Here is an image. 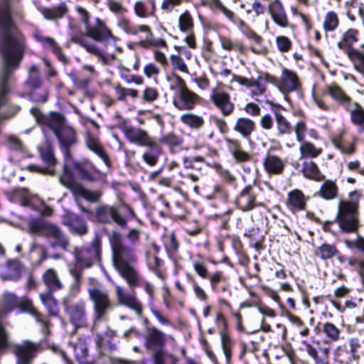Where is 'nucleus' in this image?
<instances>
[{
  "mask_svg": "<svg viewBox=\"0 0 364 364\" xmlns=\"http://www.w3.org/2000/svg\"><path fill=\"white\" fill-rule=\"evenodd\" d=\"M11 16L19 19L23 17L19 0H4L3 4L0 5V53L3 57L0 71V107L4 103L8 92L7 80L18 68L23 55L25 38ZM9 117L0 114V122Z\"/></svg>",
  "mask_w": 364,
  "mask_h": 364,
  "instance_id": "1",
  "label": "nucleus"
},
{
  "mask_svg": "<svg viewBox=\"0 0 364 364\" xmlns=\"http://www.w3.org/2000/svg\"><path fill=\"white\" fill-rule=\"evenodd\" d=\"M112 252V262L114 268L119 275L126 280L129 287L134 289L139 287L141 278L139 272L134 266L137 261L134 250L124 244L125 237L116 230L107 232ZM116 294L119 302L132 309L138 316L142 313V306L135 296V291L132 294H124L119 286H116Z\"/></svg>",
  "mask_w": 364,
  "mask_h": 364,
  "instance_id": "2",
  "label": "nucleus"
},
{
  "mask_svg": "<svg viewBox=\"0 0 364 364\" xmlns=\"http://www.w3.org/2000/svg\"><path fill=\"white\" fill-rule=\"evenodd\" d=\"M112 252V262L114 268L119 275L126 280L129 287L134 289L139 287L141 278L139 272L134 266L137 261L134 250L124 244L125 237L116 230L107 232ZM116 294L119 302L132 309L138 316L142 313V306L135 296V291L132 294H124L119 286H116Z\"/></svg>",
  "mask_w": 364,
  "mask_h": 364,
  "instance_id": "3",
  "label": "nucleus"
},
{
  "mask_svg": "<svg viewBox=\"0 0 364 364\" xmlns=\"http://www.w3.org/2000/svg\"><path fill=\"white\" fill-rule=\"evenodd\" d=\"M328 96L337 105L349 112L351 122L355 125L364 124V108L337 83L326 85L323 93L312 91V98L316 107L322 111L328 112L333 105L328 102L326 96Z\"/></svg>",
  "mask_w": 364,
  "mask_h": 364,
  "instance_id": "4",
  "label": "nucleus"
},
{
  "mask_svg": "<svg viewBox=\"0 0 364 364\" xmlns=\"http://www.w3.org/2000/svg\"><path fill=\"white\" fill-rule=\"evenodd\" d=\"M31 113L36 122L42 125L45 135H46V129L53 132L60 143L65 161L69 160L70 158L69 149L76 143L77 139L75 130L65 124L64 117L58 112H51L46 116L37 107L32 108Z\"/></svg>",
  "mask_w": 364,
  "mask_h": 364,
  "instance_id": "5",
  "label": "nucleus"
},
{
  "mask_svg": "<svg viewBox=\"0 0 364 364\" xmlns=\"http://www.w3.org/2000/svg\"><path fill=\"white\" fill-rule=\"evenodd\" d=\"M18 309L19 312H29L38 322L44 323L43 316L32 306L31 301L22 299L14 294L6 292L3 295L2 302L0 304V350H4L9 346L7 333L4 328L1 318L7 314Z\"/></svg>",
  "mask_w": 364,
  "mask_h": 364,
  "instance_id": "6",
  "label": "nucleus"
},
{
  "mask_svg": "<svg viewBox=\"0 0 364 364\" xmlns=\"http://www.w3.org/2000/svg\"><path fill=\"white\" fill-rule=\"evenodd\" d=\"M117 26L129 35L136 36L139 33H144L145 38H141L138 42V45L144 49L167 47L165 40L161 38H155L151 28L146 25L139 24L134 26L129 19L122 17L117 21Z\"/></svg>",
  "mask_w": 364,
  "mask_h": 364,
  "instance_id": "7",
  "label": "nucleus"
},
{
  "mask_svg": "<svg viewBox=\"0 0 364 364\" xmlns=\"http://www.w3.org/2000/svg\"><path fill=\"white\" fill-rule=\"evenodd\" d=\"M350 200H341L338 206L337 220L340 228H358L359 220L358 203L359 192L354 191L349 193Z\"/></svg>",
  "mask_w": 364,
  "mask_h": 364,
  "instance_id": "8",
  "label": "nucleus"
},
{
  "mask_svg": "<svg viewBox=\"0 0 364 364\" xmlns=\"http://www.w3.org/2000/svg\"><path fill=\"white\" fill-rule=\"evenodd\" d=\"M134 216L133 210L125 203L118 206L101 205L96 210V217L100 222L107 224L114 222L119 226H125L129 218Z\"/></svg>",
  "mask_w": 364,
  "mask_h": 364,
  "instance_id": "9",
  "label": "nucleus"
},
{
  "mask_svg": "<svg viewBox=\"0 0 364 364\" xmlns=\"http://www.w3.org/2000/svg\"><path fill=\"white\" fill-rule=\"evenodd\" d=\"M73 254L75 256V264L84 268L92 266L94 262L99 261L101 255V237L98 232H95L91 245L87 247L79 249L74 247Z\"/></svg>",
  "mask_w": 364,
  "mask_h": 364,
  "instance_id": "10",
  "label": "nucleus"
},
{
  "mask_svg": "<svg viewBox=\"0 0 364 364\" xmlns=\"http://www.w3.org/2000/svg\"><path fill=\"white\" fill-rule=\"evenodd\" d=\"M21 196V205L30 208L37 212L36 218H31L30 228H50V226L43 225L41 219L43 216H49L52 215V208L48 206H46L41 199L36 196L31 195L26 190H23Z\"/></svg>",
  "mask_w": 364,
  "mask_h": 364,
  "instance_id": "11",
  "label": "nucleus"
},
{
  "mask_svg": "<svg viewBox=\"0 0 364 364\" xmlns=\"http://www.w3.org/2000/svg\"><path fill=\"white\" fill-rule=\"evenodd\" d=\"M63 306L69 321L75 330L87 326L86 302L84 300L71 303L70 296H68L63 299Z\"/></svg>",
  "mask_w": 364,
  "mask_h": 364,
  "instance_id": "12",
  "label": "nucleus"
},
{
  "mask_svg": "<svg viewBox=\"0 0 364 364\" xmlns=\"http://www.w3.org/2000/svg\"><path fill=\"white\" fill-rule=\"evenodd\" d=\"M87 291L90 299L93 303L95 321L102 319L109 311L114 309V304L106 290L93 287L89 288Z\"/></svg>",
  "mask_w": 364,
  "mask_h": 364,
  "instance_id": "13",
  "label": "nucleus"
},
{
  "mask_svg": "<svg viewBox=\"0 0 364 364\" xmlns=\"http://www.w3.org/2000/svg\"><path fill=\"white\" fill-rule=\"evenodd\" d=\"M166 343V335L162 331L155 327L148 328L144 346L148 350L154 352V362H156L158 355L160 361H164L163 348Z\"/></svg>",
  "mask_w": 364,
  "mask_h": 364,
  "instance_id": "14",
  "label": "nucleus"
},
{
  "mask_svg": "<svg viewBox=\"0 0 364 364\" xmlns=\"http://www.w3.org/2000/svg\"><path fill=\"white\" fill-rule=\"evenodd\" d=\"M40 156L43 161L48 166L52 167L56 164L57 160L54 155V151L50 142L46 140L43 144L38 146ZM28 168L31 171H36L43 174L53 175L55 171L53 168H44L37 165H30Z\"/></svg>",
  "mask_w": 364,
  "mask_h": 364,
  "instance_id": "15",
  "label": "nucleus"
},
{
  "mask_svg": "<svg viewBox=\"0 0 364 364\" xmlns=\"http://www.w3.org/2000/svg\"><path fill=\"white\" fill-rule=\"evenodd\" d=\"M86 36L99 42L112 41L114 42L116 38L112 35L111 31L105 26V23L100 18H96L85 26Z\"/></svg>",
  "mask_w": 364,
  "mask_h": 364,
  "instance_id": "16",
  "label": "nucleus"
},
{
  "mask_svg": "<svg viewBox=\"0 0 364 364\" xmlns=\"http://www.w3.org/2000/svg\"><path fill=\"white\" fill-rule=\"evenodd\" d=\"M178 27L181 33H186L184 42L190 48L195 49L197 47L196 36L194 33V19L190 11H184L178 19Z\"/></svg>",
  "mask_w": 364,
  "mask_h": 364,
  "instance_id": "17",
  "label": "nucleus"
},
{
  "mask_svg": "<svg viewBox=\"0 0 364 364\" xmlns=\"http://www.w3.org/2000/svg\"><path fill=\"white\" fill-rule=\"evenodd\" d=\"M31 235L45 237L52 247H61L67 250L69 246L68 238L63 235L60 229H28Z\"/></svg>",
  "mask_w": 364,
  "mask_h": 364,
  "instance_id": "18",
  "label": "nucleus"
},
{
  "mask_svg": "<svg viewBox=\"0 0 364 364\" xmlns=\"http://www.w3.org/2000/svg\"><path fill=\"white\" fill-rule=\"evenodd\" d=\"M200 97L188 87L180 92H175L173 97V105L181 111H189L194 109L199 103Z\"/></svg>",
  "mask_w": 364,
  "mask_h": 364,
  "instance_id": "19",
  "label": "nucleus"
},
{
  "mask_svg": "<svg viewBox=\"0 0 364 364\" xmlns=\"http://www.w3.org/2000/svg\"><path fill=\"white\" fill-rule=\"evenodd\" d=\"M39 347L38 343L30 341H23L21 344H15L14 353L17 357V364H31Z\"/></svg>",
  "mask_w": 364,
  "mask_h": 364,
  "instance_id": "20",
  "label": "nucleus"
},
{
  "mask_svg": "<svg viewBox=\"0 0 364 364\" xmlns=\"http://www.w3.org/2000/svg\"><path fill=\"white\" fill-rule=\"evenodd\" d=\"M301 83L297 74L289 69L284 68L278 82V88L283 93L299 91Z\"/></svg>",
  "mask_w": 364,
  "mask_h": 364,
  "instance_id": "21",
  "label": "nucleus"
},
{
  "mask_svg": "<svg viewBox=\"0 0 364 364\" xmlns=\"http://www.w3.org/2000/svg\"><path fill=\"white\" fill-rule=\"evenodd\" d=\"M257 197V188L253 186L248 185L240 192L235 203L242 211H249L258 205Z\"/></svg>",
  "mask_w": 364,
  "mask_h": 364,
  "instance_id": "22",
  "label": "nucleus"
},
{
  "mask_svg": "<svg viewBox=\"0 0 364 364\" xmlns=\"http://www.w3.org/2000/svg\"><path fill=\"white\" fill-rule=\"evenodd\" d=\"M210 100L221 112L223 116L230 115L235 109V105L231 102L230 96L226 92L218 89H213Z\"/></svg>",
  "mask_w": 364,
  "mask_h": 364,
  "instance_id": "23",
  "label": "nucleus"
},
{
  "mask_svg": "<svg viewBox=\"0 0 364 364\" xmlns=\"http://www.w3.org/2000/svg\"><path fill=\"white\" fill-rule=\"evenodd\" d=\"M346 134V131L344 129H342L331 137V141L332 144L342 154L350 156L356 152L358 138L353 136L350 141H346L345 139Z\"/></svg>",
  "mask_w": 364,
  "mask_h": 364,
  "instance_id": "24",
  "label": "nucleus"
},
{
  "mask_svg": "<svg viewBox=\"0 0 364 364\" xmlns=\"http://www.w3.org/2000/svg\"><path fill=\"white\" fill-rule=\"evenodd\" d=\"M124 134L129 142L136 145L140 146L153 145V144H151V142L154 141L153 139L149 136L146 131L142 129L134 127H128L124 129Z\"/></svg>",
  "mask_w": 364,
  "mask_h": 364,
  "instance_id": "25",
  "label": "nucleus"
},
{
  "mask_svg": "<svg viewBox=\"0 0 364 364\" xmlns=\"http://www.w3.org/2000/svg\"><path fill=\"white\" fill-rule=\"evenodd\" d=\"M0 277L3 281H17L21 277L20 264L13 259H8L5 264H0Z\"/></svg>",
  "mask_w": 364,
  "mask_h": 364,
  "instance_id": "26",
  "label": "nucleus"
},
{
  "mask_svg": "<svg viewBox=\"0 0 364 364\" xmlns=\"http://www.w3.org/2000/svg\"><path fill=\"white\" fill-rule=\"evenodd\" d=\"M265 171L269 175H279L284 169V161L279 156L267 154L262 162Z\"/></svg>",
  "mask_w": 364,
  "mask_h": 364,
  "instance_id": "27",
  "label": "nucleus"
},
{
  "mask_svg": "<svg viewBox=\"0 0 364 364\" xmlns=\"http://www.w3.org/2000/svg\"><path fill=\"white\" fill-rule=\"evenodd\" d=\"M307 197L299 189L288 193L287 205L291 211L302 210L305 208Z\"/></svg>",
  "mask_w": 364,
  "mask_h": 364,
  "instance_id": "28",
  "label": "nucleus"
},
{
  "mask_svg": "<svg viewBox=\"0 0 364 364\" xmlns=\"http://www.w3.org/2000/svg\"><path fill=\"white\" fill-rule=\"evenodd\" d=\"M35 38L37 41L41 43L45 48L50 49L57 56L59 60L63 63L68 61L66 56L62 52L61 48L53 38L43 36L41 33H36Z\"/></svg>",
  "mask_w": 364,
  "mask_h": 364,
  "instance_id": "29",
  "label": "nucleus"
},
{
  "mask_svg": "<svg viewBox=\"0 0 364 364\" xmlns=\"http://www.w3.org/2000/svg\"><path fill=\"white\" fill-rule=\"evenodd\" d=\"M269 11L275 23L281 27L288 26V18L279 0H274L269 4Z\"/></svg>",
  "mask_w": 364,
  "mask_h": 364,
  "instance_id": "30",
  "label": "nucleus"
},
{
  "mask_svg": "<svg viewBox=\"0 0 364 364\" xmlns=\"http://www.w3.org/2000/svg\"><path fill=\"white\" fill-rule=\"evenodd\" d=\"M255 128V122L245 117H238L233 126V130L244 138H248L254 132Z\"/></svg>",
  "mask_w": 364,
  "mask_h": 364,
  "instance_id": "31",
  "label": "nucleus"
},
{
  "mask_svg": "<svg viewBox=\"0 0 364 364\" xmlns=\"http://www.w3.org/2000/svg\"><path fill=\"white\" fill-rule=\"evenodd\" d=\"M358 30L350 28L347 29L342 35L337 46L343 52L353 48V44L358 41Z\"/></svg>",
  "mask_w": 364,
  "mask_h": 364,
  "instance_id": "32",
  "label": "nucleus"
},
{
  "mask_svg": "<svg viewBox=\"0 0 364 364\" xmlns=\"http://www.w3.org/2000/svg\"><path fill=\"white\" fill-rule=\"evenodd\" d=\"M272 79V77L271 75L263 74L258 76L256 80H253L251 87L255 89L251 91V96L255 101H261L259 97L264 94L267 90L266 83L270 82Z\"/></svg>",
  "mask_w": 364,
  "mask_h": 364,
  "instance_id": "33",
  "label": "nucleus"
},
{
  "mask_svg": "<svg viewBox=\"0 0 364 364\" xmlns=\"http://www.w3.org/2000/svg\"><path fill=\"white\" fill-rule=\"evenodd\" d=\"M40 12L48 20H57L63 18L68 12V7L65 2L51 8H41Z\"/></svg>",
  "mask_w": 364,
  "mask_h": 364,
  "instance_id": "34",
  "label": "nucleus"
},
{
  "mask_svg": "<svg viewBox=\"0 0 364 364\" xmlns=\"http://www.w3.org/2000/svg\"><path fill=\"white\" fill-rule=\"evenodd\" d=\"M151 144L153 145L146 146L149 149L143 153L141 158L147 165L154 166L159 161V156L161 154V149L156 141H154Z\"/></svg>",
  "mask_w": 364,
  "mask_h": 364,
  "instance_id": "35",
  "label": "nucleus"
},
{
  "mask_svg": "<svg viewBox=\"0 0 364 364\" xmlns=\"http://www.w3.org/2000/svg\"><path fill=\"white\" fill-rule=\"evenodd\" d=\"M85 143L87 146L90 150L99 156L106 164H108V156L105 152L97 136L91 134L89 132H87L85 136Z\"/></svg>",
  "mask_w": 364,
  "mask_h": 364,
  "instance_id": "36",
  "label": "nucleus"
},
{
  "mask_svg": "<svg viewBox=\"0 0 364 364\" xmlns=\"http://www.w3.org/2000/svg\"><path fill=\"white\" fill-rule=\"evenodd\" d=\"M338 188L336 183L331 180L326 181L321 186L317 195L325 200H332L338 196Z\"/></svg>",
  "mask_w": 364,
  "mask_h": 364,
  "instance_id": "37",
  "label": "nucleus"
},
{
  "mask_svg": "<svg viewBox=\"0 0 364 364\" xmlns=\"http://www.w3.org/2000/svg\"><path fill=\"white\" fill-rule=\"evenodd\" d=\"M301 171L304 177L309 179L319 181L324 178V176L319 171L316 163L312 161H305L302 164Z\"/></svg>",
  "mask_w": 364,
  "mask_h": 364,
  "instance_id": "38",
  "label": "nucleus"
},
{
  "mask_svg": "<svg viewBox=\"0 0 364 364\" xmlns=\"http://www.w3.org/2000/svg\"><path fill=\"white\" fill-rule=\"evenodd\" d=\"M43 282L47 287L48 291L51 292L63 288L55 271L53 269H48L43 275Z\"/></svg>",
  "mask_w": 364,
  "mask_h": 364,
  "instance_id": "39",
  "label": "nucleus"
},
{
  "mask_svg": "<svg viewBox=\"0 0 364 364\" xmlns=\"http://www.w3.org/2000/svg\"><path fill=\"white\" fill-rule=\"evenodd\" d=\"M84 269V267L78 266L77 264H75L73 267H70L69 268L70 274L73 279V282L70 286L72 296H74L80 291Z\"/></svg>",
  "mask_w": 364,
  "mask_h": 364,
  "instance_id": "40",
  "label": "nucleus"
},
{
  "mask_svg": "<svg viewBox=\"0 0 364 364\" xmlns=\"http://www.w3.org/2000/svg\"><path fill=\"white\" fill-rule=\"evenodd\" d=\"M69 160L65 161V164L63 166V172L60 176V182L62 185L68 188L74 194L75 191L77 189L80 183H77L73 174L68 170V162Z\"/></svg>",
  "mask_w": 364,
  "mask_h": 364,
  "instance_id": "41",
  "label": "nucleus"
},
{
  "mask_svg": "<svg viewBox=\"0 0 364 364\" xmlns=\"http://www.w3.org/2000/svg\"><path fill=\"white\" fill-rule=\"evenodd\" d=\"M299 151L301 158H316L322 153V149L316 146L308 141L300 143Z\"/></svg>",
  "mask_w": 364,
  "mask_h": 364,
  "instance_id": "42",
  "label": "nucleus"
},
{
  "mask_svg": "<svg viewBox=\"0 0 364 364\" xmlns=\"http://www.w3.org/2000/svg\"><path fill=\"white\" fill-rule=\"evenodd\" d=\"M181 121L192 129H200L204 124L203 117L193 114H183L180 117Z\"/></svg>",
  "mask_w": 364,
  "mask_h": 364,
  "instance_id": "43",
  "label": "nucleus"
},
{
  "mask_svg": "<svg viewBox=\"0 0 364 364\" xmlns=\"http://www.w3.org/2000/svg\"><path fill=\"white\" fill-rule=\"evenodd\" d=\"M40 296L48 314L53 316H57L58 313V303L52 296V293L47 292L46 294H41Z\"/></svg>",
  "mask_w": 364,
  "mask_h": 364,
  "instance_id": "44",
  "label": "nucleus"
},
{
  "mask_svg": "<svg viewBox=\"0 0 364 364\" xmlns=\"http://www.w3.org/2000/svg\"><path fill=\"white\" fill-rule=\"evenodd\" d=\"M28 76L26 80L27 86L31 88H38L41 85L39 68L36 65H32L28 70Z\"/></svg>",
  "mask_w": 364,
  "mask_h": 364,
  "instance_id": "45",
  "label": "nucleus"
},
{
  "mask_svg": "<svg viewBox=\"0 0 364 364\" xmlns=\"http://www.w3.org/2000/svg\"><path fill=\"white\" fill-rule=\"evenodd\" d=\"M339 25L338 14L333 11L326 14L323 22V28L326 32L334 31Z\"/></svg>",
  "mask_w": 364,
  "mask_h": 364,
  "instance_id": "46",
  "label": "nucleus"
},
{
  "mask_svg": "<svg viewBox=\"0 0 364 364\" xmlns=\"http://www.w3.org/2000/svg\"><path fill=\"white\" fill-rule=\"evenodd\" d=\"M277 129L279 136L289 134L291 133V127L289 121L281 113H275Z\"/></svg>",
  "mask_w": 364,
  "mask_h": 364,
  "instance_id": "47",
  "label": "nucleus"
},
{
  "mask_svg": "<svg viewBox=\"0 0 364 364\" xmlns=\"http://www.w3.org/2000/svg\"><path fill=\"white\" fill-rule=\"evenodd\" d=\"M159 142L168 146L170 151L173 152L175 147L179 146L183 144V139L173 133H168L161 136L159 139Z\"/></svg>",
  "mask_w": 364,
  "mask_h": 364,
  "instance_id": "48",
  "label": "nucleus"
},
{
  "mask_svg": "<svg viewBox=\"0 0 364 364\" xmlns=\"http://www.w3.org/2000/svg\"><path fill=\"white\" fill-rule=\"evenodd\" d=\"M338 253V250L334 245L329 244H323L318 247L316 251L315 255L321 257L322 259H328L332 258Z\"/></svg>",
  "mask_w": 364,
  "mask_h": 364,
  "instance_id": "49",
  "label": "nucleus"
},
{
  "mask_svg": "<svg viewBox=\"0 0 364 364\" xmlns=\"http://www.w3.org/2000/svg\"><path fill=\"white\" fill-rule=\"evenodd\" d=\"M73 195L77 197H82L90 202H96L100 199L101 196V193L100 192L87 190L81 184L79 186Z\"/></svg>",
  "mask_w": 364,
  "mask_h": 364,
  "instance_id": "50",
  "label": "nucleus"
},
{
  "mask_svg": "<svg viewBox=\"0 0 364 364\" xmlns=\"http://www.w3.org/2000/svg\"><path fill=\"white\" fill-rule=\"evenodd\" d=\"M71 41L73 43H77L82 47L85 48L88 53H90L97 56H102V51L95 45L87 43L82 36H73L71 37Z\"/></svg>",
  "mask_w": 364,
  "mask_h": 364,
  "instance_id": "51",
  "label": "nucleus"
},
{
  "mask_svg": "<svg viewBox=\"0 0 364 364\" xmlns=\"http://www.w3.org/2000/svg\"><path fill=\"white\" fill-rule=\"evenodd\" d=\"M223 350L226 358V363L230 364L232 356V341L230 337L225 331L220 332Z\"/></svg>",
  "mask_w": 364,
  "mask_h": 364,
  "instance_id": "52",
  "label": "nucleus"
},
{
  "mask_svg": "<svg viewBox=\"0 0 364 364\" xmlns=\"http://www.w3.org/2000/svg\"><path fill=\"white\" fill-rule=\"evenodd\" d=\"M220 42L222 48L228 51H243V46L240 41H232L227 37H220Z\"/></svg>",
  "mask_w": 364,
  "mask_h": 364,
  "instance_id": "53",
  "label": "nucleus"
},
{
  "mask_svg": "<svg viewBox=\"0 0 364 364\" xmlns=\"http://www.w3.org/2000/svg\"><path fill=\"white\" fill-rule=\"evenodd\" d=\"M208 5L214 12L220 11L229 20L232 21L234 19V13L226 8L220 0H210Z\"/></svg>",
  "mask_w": 364,
  "mask_h": 364,
  "instance_id": "54",
  "label": "nucleus"
},
{
  "mask_svg": "<svg viewBox=\"0 0 364 364\" xmlns=\"http://www.w3.org/2000/svg\"><path fill=\"white\" fill-rule=\"evenodd\" d=\"M167 80L170 83L171 89L176 90L175 92H180L187 88L185 81L178 75L172 74L167 76Z\"/></svg>",
  "mask_w": 364,
  "mask_h": 364,
  "instance_id": "55",
  "label": "nucleus"
},
{
  "mask_svg": "<svg viewBox=\"0 0 364 364\" xmlns=\"http://www.w3.org/2000/svg\"><path fill=\"white\" fill-rule=\"evenodd\" d=\"M135 14L140 18H146L149 16H152L155 11V4L152 3V9L149 11L146 8V6L143 1H136L134 6Z\"/></svg>",
  "mask_w": 364,
  "mask_h": 364,
  "instance_id": "56",
  "label": "nucleus"
},
{
  "mask_svg": "<svg viewBox=\"0 0 364 364\" xmlns=\"http://www.w3.org/2000/svg\"><path fill=\"white\" fill-rule=\"evenodd\" d=\"M170 61L173 70L188 73V69L183 59L178 55H171Z\"/></svg>",
  "mask_w": 364,
  "mask_h": 364,
  "instance_id": "57",
  "label": "nucleus"
},
{
  "mask_svg": "<svg viewBox=\"0 0 364 364\" xmlns=\"http://www.w3.org/2000/svg\"><path fill=\"white\" fill-rule=\"evenodd\" d=\"M323 331L326 336L332 341H338L340 336V330L331 323H326L323 324Z\"/></svg>",
  "mask_w": 364,
  "mask_h": 364,
  "instance_id": "58",
  "label": "nucleus"
},
{
  "mask_svg": "<svg viewBox=\"0 0 364 364\" xmlns=\"http://www.w3.org/2000/svg\"><path fill=\"white\" fill-rule=\"evenodd\" d=\"M259 229H251L250 232V236L251 237V242L254 247L259 250L262 247V242L264 239V235L267 233V231H264V234L257 235L255 232H258Z\"/></svg>",
  "mask_w": 364,
  "mask_h": 364,
  "instance_id": "59",
  "label": "nucleus"
},
{
  "mask_svg": "<svg viewBox=\"0 0 364 364\" xmlns=\"http://www.w3.org/2000/svg\"><path fill=\"white\" fill-rule=\"evenodd\" d=\"M357 234L355 240L345 239L344 242L348 247L356 248L364 254V237Z\"/></svg>",
  "mask_w": 364,
  "mask_h": 364,
  "instance_id": "60",
  "label": "nucleus"
},
{
  "mask_svg": "<svg viewBox=\"0 0 364 364\" xmlns=\"http://www.w3.org/2000/svg\"><path fill=\"white\" fill-rule=\"evenodd\" d=\"M164 242L168 252H176L178 248V243L173 232L170 235H164Z\"/></svg>",
  "mask_w": 364,
  "mask_h": 364,
  "instance_id": "61",
  "label": "nucleus"
},
{
  "mask_svg": "<svg viewBox=\"0 0 364 364\" xmlns=\"http://www.w3.org/2000/svg\"><path fill=\"white\" fill-rule=\"evenodd\" d=\"M294 132L296 134V140L299 143L305 141V136L306 132V123L304 121H299L294 127Z\"/></svg>",
  "mask_w": 364,
  "mask_h": 364,
  "instance_id": "62",
  "label": "nucleus"
},
{
  "mask_svg": "<svg viewBox=\"0 0 364 364\" xmlns=\"http://www.w3.org/2000/svg\"><path fill=\"white\" fill-rule=\"evenodd\" d=\"M159 97V92L154 87H147L142 92V99L147 102H153Z\"/></svg>",
  "mask_w": 364,
  "mask_h": 364,
  "instance_id": "63",
  "label": "nucleus"
},
{
  "mask_svg": "<svg viewBox=\"0 0 364 364\" xmlns=\"http://www.w3.org/2000/svg\"><path fill=\"white\" fill-rule=\"evenodd\" d=\"M276 43L278 49L281 52H287L290 50L291 47V41L286 36H278L276 38Z\"/></svg>",
  "mask_w": 364,
  "mask_h": 364,
  "instance_id": "64",
  "label": "nucleus"
}]
</instances>
